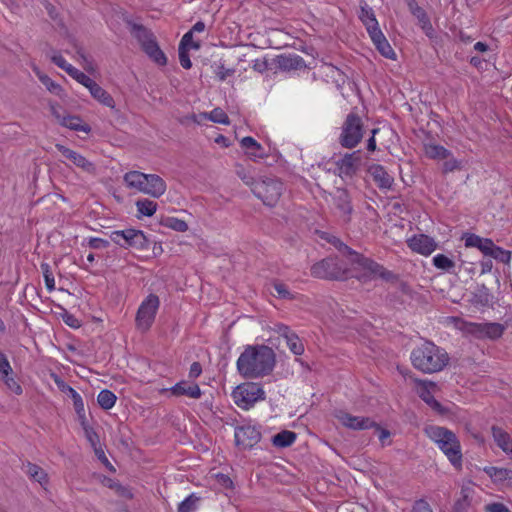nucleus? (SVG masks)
Instances as JSON below:
<instances>
[{
  "instance_id": "1",
  "label": "nucleus",
  "mask_w": 512,
  "mask_h": 512,
  "mask_svg": "<svg viewBox=\"0 0 512 512\" xmlns=\"http://www.w3.org/2000/svg\"><path fill=\"white\" fill-rule=\"evenodd\" d=\"M275 366V353L266 345L247 346L237 360V370L245 378L270 374Z\"/></svg>"
},
{
  "instance_id": "2",
  "label": "nucleus",
  "mask_w": 512,
  "mask_h": 512,
  "mask_svg": "<svg viewBox=\"0 0 512 512\" xmlns=\"http://www.w3.org/2000/svg\"><path fill=\"white\" fill-rule=\"evenodd\" d=\"M410 358L414 368L426 374L440 372L449 363L448 353L430 341L415 347Z\"/></svg>"
},
{
  "instance_id": "3",
  "label": "nucleus",
  "mask_w": 512,
  "mask_h": 512,
  "mask_svg": "<svg viewBox=\"0 0 512 512\" xmlns=\"http://www.w3.org/2000/svg\"><path fill=\"white\" fill-rule=\"evenodd\" d=\"M425 433L427 437L432 440L445 454L453 466H461V445L455 433L445 427L437 425L427 426L425 428Z\"/></svg>"
},
{
  "instance_id": "4",
  "label": "nucleus",
  "mask_w": 512,
  "mask_h": 512,
  "mask_svg": "<svg viewBox=\"0 0 512 512\" xmlns=\"http://www.w3.org/2000/svg\"><path fill=\"white\" fill-rule=\"evenodd\" d=\"M123 179L128 188L136 189L153 198H160L167 190L166 182L156 174L129 171L124 175Z\"/></svg>"
},
{
  "instance_id": "5",
  "label": "nucleus",
  "mask_w": 512,
  "mask_h": 512,
  "mask_svg": "<svg viewBox=\"0 0 512 512\" xmlns=\"http://www.w3.org/2000/svg\"><path fill=\"white\" fill-rule=\"evenodd\" d=\"M458 329L466 336H471L477 340H497L502 337L506 327L497 322H470L460 321Z\"/></svg>"
},
{
  "instance_id": "6",
  "label": "nucleus",
  "mask_w": 512,
  "mask_h": 512,
  "mask_svg": "<svg viewBox=\"0 0 512 512\" xmlns=\"http://www.w3.org/2000/svg\"><path fill=\"white\" fill-rule=\"evenodd\" d=\"M364 128L362 119L354 113L347 115L339 136V143L342 147L352 149L362 140Z\"/></svg>"
},
{
  "instance_id": "7",
  "label": "nucleus",
  "mask_w": 512,
  "mask_h": 512,
  "mask_svg": "<svg viewBox=\"0 0 512 512\" xmlns=\"http://www.w3.org/2000/svg\"><path fill=\"white\" fill-rule=\"evenodd\" d=\"M333 243L340 251L347 253L353 263H357L365 271L364 277H381L384 279L390 277L391 273L385 270L383 266L359 255L340 240L335 239Z\"/></svg>"
},
{
  "instance_id": "8",
  "label": "nucleus",
  "mask_w": 512,
  "mask_h": 512,
  "mask_svg": "<svg viewBox=\"0 0 512 512\" xmlns=\"http://www.w3.org/2000/svg\"><path fill=\"white\" fill-rule=\"evenodd\" d=\"M232 397L238 407L248 410L256 402L265 399V392L259 384L247 382L237 386L232 392Z\"/></svg>"
},
{
  "instance_id": "9",
  "label": "nucleus",
  "mask_w": 512,
  "mask_h": 512,
  "mask_svg": "<svg viewBox=\"0 0 512 512\" xmlns=\"http://www.w3.org/2000/svg\"><path fill=\"white\" fill-rule=\"evenodd\" d=\"M311 274L317 278L341 280L348 277V270L340 259L329 257L314 264Z\"/></svg>"
},
{
  "instance_id": "10",
  "label": "nucleus",
  "mask_w": 512,
  "mask_h": 512,
  "mask_svg": "<svg viewBox=\"0 0 512 512\" xmlns=\"http://www.w3.org/2000/svg\"><path fill=\"white\" fill-rule=\"evenodd\" d=\"M283 191V183L276 178L266 177L257 181L252 188L256 197L261 199L264 204L274 206L279 200Z\"/></svg>"
},
{
  "instance_id": "11",
  "label": "nucleus",
  "mask_w": 512,
  "mask_h": 512,
  "mask_svg": "<svg viewBox=\"0 0 512 512\" xmlns=\"http://www.w3.org/2000/svg\"><path fill=\"white\" fill-rule=\"evenodd\" d=\"M160 301L158 296L154 294L148 295L140 304L136 314V326L145 332L152 326L156 313L158 311Z\"/></svg>"
},
{
  "instance_id": "12",
  "label": "nucleus",
  "mask_w": 512,
  "mask_h": 512,
  "mask_svg": "<svg viewBox=\"0 0 512 512\" xmlns=\"http://www.w3.org/2000/svg\"><path fill=\"white\" fill-rule=\"evenodd\" d=\"M110 239L122 248L133 247L143 250L148 246V241L143 231L136 229L112 231Z\"/></svg>"
},
{
  "instance_id": "13",
  "label": "nucleus",
  "mask_w": 512,
  "mask_h": 512,
  "mask_svg": "<svg viewBox=\"0 0 512 512\" xmlns=\"http://www.w3.org/2000/svg\"><path fill=\"white\" fill-rule=\"evenodd\" d=\"M333 212L345 224L352 219L353 206L350 194L346 189L337 188L332 194Z\"/></svg>"
},
{
  "instance_id": "14",
  "label": "nucleus",
  "mask_w": 512,
  "mask_h": 512,
  "mask_svg": "<svg viewBox=\"0 0 512 512\" xmlns=\"http://www.w3.org/2000/svg\"><path fill=\"white\" fill-rule=\"evenodd\" d=\"M235 443L241 449H251L261 440V432L254 425H242L235 428Z\"/></svg>"
},
{
  "instance_id": "15",
  "label": "nucleus",
  "mask_w": 512,
  "mask_h": 512,
  "mask_svg": "<svg viewBox=\"0 0 512 512\" xmlns=\"http://www.w3.org/2000/svg\"><path fill=\"white\" fill-rule=\"evenodd\" d=\"M335 418L344 427L352 430H366L375 426V422L369 417L354 416L343 410L336 411Z\"/></svg>"
},
{
  "instance_id": "16",
  "label": "nucleus",
  "mask_w": 512,
  "mask_h": 512,
  "mask_svg": "<svg viewBox=\"0 0 512 512\" xmlns=\"http://www.w3.org/2000/svg\"><path fill=\"white\" fill-rule=\"evenodd\" d=\"M55 147L66 159L70 160L77 168L81 169L83 172L91 175L96 173V165L80 153L62 144H56Z\"/></svg>"
},
{
  "instance_id": "17",
  "label": "nucleus",
  "mask_w": 512,
  "mask_h": 512,
  "mask_svg": "<svg viewBox=\"0 0 512 512\" xmlns=\"http://www.w3.org/2000/svg\"><path fill=\"white\" fill-rule=\"evenodd\" d=\"M407 246L413 252L428 256L436 250L437 243L433 238L424 234H419L407 239Z\"/></svg>"
},
{
  "instance_id": "18",
  "label": "nucleus",
  "mask_w": 512,
  "mask_h": 512,
  "mask_svg": "<svg viewBox=\"0 0 512 512\" xmlns=\"http://www.w3.org/2000/svg\"><path fill=\"white\" fill-rule=\"evenodd\" d=\"M361 162L360 152L347 153L336 162L341 178L352 177L358 170Z\"/></svg>"
},
{
  "instance_id": "19",
  "label": "nucleus",
  "mask_w": 512,
  "mask_h": 512,
  "mask_svg": "<svg viewBox=\"0 0 512 512\" xmlns=\"http://www.w3.org/2000/svg\"><path fill=\"white\" fill-rule=\"evenodd\" d=\"M483 471L494 484L512 489V470L503 467L486 466L483 468Z\"/></svg>"
},
{
  "instance_id": "20",
  "label": "nucleus",
  "mask_w": 512,
  "mask_h": 512,
  "mask_svg": "<svg viewBox=\"0 0 512 512\" xmlns=\"http://www.w3.org/2000/svg\"><path fill=\"white\" fill-rule=\"evenodd\" d=\"M368 173L380 189H390L393 177L379 164H373L368 168Z\"/></svg>"
},
{
  "instance_id": "21",
  "label": "nucleus",
  "mask_w": 512,
  "mask_h": 512,
  "mask_svg": "<svg viewBox=\"0 0 512 512\" xmlns=\"http://www.w3.org/2000/svg\"><path fill=\"white\" fill-rule=\"evenodd\" d=\"M491 433L496 445L512 460V438L501 427L492 426Z\"/></svg>"
},
{
  "instance_id": "22",
  "label": "nucleus",
  "mask_w": 512,
  "mask_h": 512,
  "mask_svg": "<svg viewBox=\"0 0 512 512\" xmlns=\"http://www.w3.org/2000/svg\"><path fill=\"white\" fill-rule=\"evenodd\" d=\"M171 394L174 396H188L193 399H199L202 392L199 386L195 383H189L187 381H181L175 384L171 389Z\"/></svg>"
},
{
  "instance_id": "23",
  "label": "nucleus",
  "mask_w": 512,
  "mask_h": 512,
  "mask_svg": "<svg viewBox=\"0 0 512 512\" xmlns=\"http://www.w3.org/2000/svg\"><path fill=\"white\" fill-rule=\"evenodd\" d=\"M370 38L373 44L375 45L376 49L382 56L391 60L396 59V53L389 44L388 40L386 39L382 31H378L373 35H370Z\"/></svg>"
},
{
  "instance_id": "24",
  "label": "nucleus",
  "mask_w": 512,
  "mask_h": 512,
  "mask_svg": "<svg viewBox=\"0 0 512 512\" xmlns=\"http://www.w3.org/2000/svg\"><path fill=\"white\" fill-rule=\"evenodd\" d=\"M276 63L280 69L288 71L300 69L305 65L303 58L296 54L279 55Z\"/></svg>"
},
{
  "instance_id": "25",
  "label": "nucleus",
  "mask_w": 512,
  "mask_h": 512,
  "mask_svg": "<svg viewBox=\"0 0 512 512\" xmlns=\"http://www.w3.org/2000/svg\"><path fill=\"white\" fill-rule=\"evenodd\" d=\"M241 146L246 149V154L253 161H257L266 156L263 147L253 137L247 136L242 138Z\"/></svg>"
},
{
  "instance_id": "26",
  "label": "nucleus",
  "mask_w": 512,
  "mask_h": 512,
  "mask_svg": "<svg viewBox=\"0 0 512 512\" xmlns=\"http://www.w3.org/2000/svg\"><path fill=\"white\" fill-rule=\"evenodd\" d=\"M86 88L89 90L91 96L101 104L109 108L115 107V102L112 96L100 85H98L94 80Z\"/></svg>"
},
{
  "instance_id": "27",
  "label": "nucleus",
  "mask_w": 512,
  "mask_h": 512,
  "mask_svg": "<svg viewBox=\"0 0 512 512\" xmlns=\"http://www.w3.org/2000/svg\"><path fill=\"white\" fill-rule=\"evenodd\" d=\"M142 50L147 54V56L155 62L157 65L164 66L167 63V57L164 52L158 46L156 39L151 43L142 47Z\"/></svg>"
},
{
  "instance_id": "28",
  "label": "nucleus",
  "mask_w": 512,
  "mask_h": 512,
  "mask_svg": "<svg viewBox=\"0 0 512 512\" xmlns=\"http://www.w3.org/2000/svg\"><path fill=\"white\" fill-rule=\"evenodd\" d=\"M142 50L147 54V56L155 62L157 65L164 66L167 63V57L164 52L158 46L156 39L151 43L142 47Z\"/></svg>"
},
{
  "instance_id": "29",
  "label": "nucleus",
  "mask_w": 512,
  "mask_h": 512,
  "mask_svg": "<svg viewBox=\"0 0 512 512\" xmlns=\"http://www.w3.org/2000/svg\"><path fill=\"white\" fill-rule=\"evenodd\" d=\"M142 50L147 54V56L155 62L157 65L164 66L167 63V57L164 52L158 46L156 39L151 43L142 47Z\"/></svg>"
},
{
  "instance_id": "30",
  "label": "nucleus",
  "mask_w": 512,
  "mask_h": 512,
  "mask_svg": "<svg viewBox=\"0 0 512 512\" xmlns=\"http://www.w3.org/2000/svg\"><path fill=\"white\" fill-rule=\"evenodd\" d=\"M131 34L138 41L141 48L156 39L149 29L139 24H132Z\"/></svg>"
},
{
  "instance_id": "31",
  "label": "nucleus",
  "mask_w": 512,
  "mask_h": 512,
  "mask_svg": "<svg viewBox=\"0 0 512 512\" xmlns=\"http://www.w3.org/2000/svg\"><path fill=\"white\" fill-rule=\"evenodd\" d=\"M33 70H34L36 76L38 77L39 81L46 87V89L50 93H52L56 96H59V97H63L65 95L63 88L58 83L53 81L48 75L42 73L36 67Z\"/></svg>"
},
{
  "instance_id": "32",
  "label": "nucleus",
  "mask_w": 512,
  "mask_h": 512,
  "mask_svg": "<svg viewBox=\"0 0 512 512\" xmlns=\"http://www.w3.org/2000/svg\"><path fill=\"white\" fill-rule=\"evenodd\" d=\"M424 152L425 155L430 159L442 160L450 156V151H448L443 146L434 143L424 144Z\"/></svg>"
},
{
  "instance_id": "33",
  "label": "nucleus",
  "mask_w": 512,
  "mask_h": 512,
  "mask_svg": "<svg viewBox=\"0 0 512 512\" xmlns=\"http://www.w3.org/2000/svg\"><path fill=\"white\" fill-rule=\"evenodd\" d=\"M472 489L462 487L460 498L455 502L452 512H467L471 504Z\"/></svg>"
},
{
  "instance_id": "34",
  "label": "nucleus",
  "mask_w": 512,
  "mask_h": 512,
  "mask_svg": "<svg viewBox=\"0 0 512 512\" xmlns=\"http://www.w3.org/2000/svg\"><path fill=\"white\" fill-rule=\"evenodd\" d=\"M25 473L34 481H37L41 486H45L48 483V477L46 472L38 465L27 463L25 466Z\"/></svg>"
},
{
  "instance_id": "35",
  "label": "nucleus",
  "mask_w": 512,
  "mask_h": 512,
  "mask_svg": "<svg viewBox=\"0 0 512 512\" xmlns=\"http://www.w3.org/2000/svg\"><path fill=\"white\" fill-rule=\"evenodd\" d=\"M296 440V433L284 430L272 437V443L275 447L285 448L292 445Z\"/></svg>"
},
{
  "instance_id": "36",
  "label": "nucleus",
  "mask_w": 512,
  "mask_h": 512,
  "mask_svg": "<svg viewBox=\"0 0 512 512\" xmlns=\"http://www.w3.org/2000/svg\"><path fill=\"white\" fill-rule=\"evenodd\" d=\"M429 386H434V384L429 383L428 385L426 382H420L419 397L433 409L439 410L441 405L432 395Z\"/></svg>"
},
{
  "instance_id": "37",
  "label": "nucleus",
  "mask_w": 512,
  "mask_h": 512,
  "mask_svg": "<svg viewBox=\"0 0 512 512\" xmlns=\"http://www.w3.org/2000/svg\"><path fill=\"white\" fill-rule=\"evenodd\" d=\"M202 119H208L214 123L228 125L230 123L228 115L221 109L215 108L211 112H202L199 114Z\"/></svg>"
},
{
  "instance_id": "38",
  "label": "nucleus",
  "mask_w": 512,
  "mask_h": 512,
  "mask_svg": "<svg viewBox=\"0 0 512 512\" xmlns=\"http://www.w3.org/2000/svg\"><path fill=\"white\" fill-rule=\"evenodd\" d=\"M62 126L67 127L74 131H81L88 133L90 131V127L86 124L82 123V120L78 116L66 115L63 119Z\"/></svg>"
},
{
  "instance_id": "39",
  "label": "nucleus",
  "mask_w": 512,
  "mask_h": 512,
  "mask_svg": "<svg viewBox=\"0 0 512 512\" xmlns=\"http://www.w3.org/2000/svg\"><path fill=\"white\" fill-rule=\"evenodd\" d=\"M117 397L110 390H102L97 396V402L105 410L111 409L116 403Z\"/></svg>"
},
{
  "instance_id": "40",
  "label": "nucleus",
  "mask_w": 512,
  "mask_h": 512,
  "mask_svg": "<svg viewBox=\"0 0 512 512\" xmlns=\"http://www.w3.org/2000/svg\"><path fill=\"white\" fill-rule=\"evenodd\" d=\"M136 207L141 215L151 217L157 210V203L149 199H141L136 202Z\"/></svg>"
},
{
  "instance_id": "41",
  "label": "nucleus",
  "mask_w": 512,
  "mask_h": 512,
  "mask_svg": "<svg viewBox=\"0 0 512 512\" xmlns=\"http://www.w3.org/2000/svg\"><path fill=\"white\" fill-rule=\"evenodd\" d=\"M410 9H411L412 14L417 18V20L423 30L427 31L432 28L430 20L427 16L426 12L421 7H419L416 4L415 5L410 4Z\"/></svg>"
},
{
  "instance_id": "42",
  "label": "nucleus",
  "mask_w": 512,
  "mask_h": 512,
  "mask_svg": "<svg viewBox=\"0 0 512 512\" xmlns=\"http://www.w3.org/2000/svg\"><path fill=\"white\" fill-rule=\"evenodd\" d=\"M200 498L192 493L178 505V512H195Z\"/></svg>"
},
{
  "instance_id": "43",
  "label": "nucleus",
  "mask_w": 512,
  "mask_h": 512,
  "mask_svg": "<svg viewBox=\"0 0 512 512\" xmlns=\"http://www.w3.org/2000/svg\"><path fill=\"white\" fill-rule=\"evenodd\" d=\"M432 262L437 269L447 272H450L455 267V262L444 254L435 255Z\"/></svg>"
},
{
  "instance_id": "44",
  "label": "nucleus",
  "mask_w": 512,
  "mask_h": 512,
  "mask_svg": "<svg viewBox=\"0 0 512 512\" xmlns=\"http://www.w3.org/2000/svg\"><path fill=\"white\" fill-rule=\"evenodd\" d=\"M69 394L72 398L74 409L76 413L78 414L79 418L85 419V409H84V402L81 397V395L74 390L72 387H68Z\"/></svg>"
},
{
  "instance_id": "45",
  "label": "nucleus",
  "mask_w": 512,
  "mask_h": 512,
  "mask_svg": "<svg viewBox=\"0 0 512 512\" xmlns=\"http://www.w3.org/2000/svg\"><path fill=\"white\" fill-rule=\"evenodd\" d=\"M285 341L290 351L295 355H301L304 352V345L295 333L289 334Z\"/></svg>"
},
{
  "instance_id": "46",
  "label": "nucleus",
  "mask_w": 512,
  "mask_h": 512,
  "mask_svg": "<svg viewBox=\"0 0 512 512\" xmlns=\"http://www.w3.org/2000/svg\"><path fill=\"white\" fill-rule=\"evenodd\" d=\"M179 48L183 49H194L199 50L201 48V44L199 41L193 39L192 32L188 31L185 33L180 41Z\"/></svg>"
},
{
  "instance_id": "47",
  "label": "nucleus",
  "mask_w": 512,
  "mask_h": 512,
  "mask_svg": "<svg viewBox=\"0 0 512 512\" xmlns=\"http://www.w3.org/2000/svg\"><path fill=\"white\" fill-rule=\"evenodd\" d=\"M41 271L45 280V285L48 291H53L55 289V279L53 273L51 271V267L47 263H42Z\"/></svg>"
},
{
  "instance_id": "48",
  "label": "nucleus",
  "mask_w": 512,
  "mask_h": 512,
  "mask_svg": "<svg viewBox=\"0 0 512 512\" xmlns=\"http://www.w3.org/2000/svg\"><path fill=\"white\" fill-rule=\"evenodd\" d=\"M236 174L237 176L248 186L253 188L257 181L254 180L253 176L249 169H246L242 165H236Z\"/></svg>"
},
{
  "instance_id": "49",
  "label": "nucleus",
  "mask_w": 512,
  "mask_h": 512,
  "mask_svg": "<svg viewBox=\"0 0 512 512\" xmlns=\"http://www.w3.org/2000/svg\"><path fill=\"white\" fill-rule=\"evenodd\" d=\"M165 226L178 232H185L188 230V225L184 220L168 217L164 222Z\"/></svg>"
},
{
  "instance_id": "50",
  "label": "nucleus",
  "mask_w": 512,
  "mask_h": 512,
  "mask_svg": "<svg viewBox=\"0 0 512 512\" xmlns=\"http://www.w3.org/2000/svg\"><path fill=\"white\" fill-rule=\"evenodd\" d=\"M75 49H76L77 60L80 62V64L83 66V68L86 71H93L94 70L93 62L89 58V56H87L85 54L82 47L75 45Z\"/></svg>"
},
{
  "instance_id": "51",
  "label": "nucleus",
  "mask_w": 512,
  "mask_h": 512,
  "mask_svg": "<svg viewBox=\"0 0 512 512\" xmlns=\"http://www.w3.org/2000/svg\"><path fill=\"white\" fill-rule=\"evenodd\" d=\"M68 75L85 87L89 86V84H91V82L93 81V79H91L89 76H87L85 73L81 72L74 66L72 69H70Z\"/></svg>"
},
{
  "instance_id": "52",
  "label": "nucleus",
  "mask_w": 512,
  "mask_h": 512,
  "mask_svg": "<svg viewBox=\"0 0 512 512\" xmlns=\"http://www.w3.org/2000/svg\"><path fill=\"white\" fill-rule=\"evenodd\" d=\"M214 74L219 78V80L224 81L228 77L232 76L235 73L234 69L225 68L222 63L214 64L213 66Z\"/></svg>"
},
{
  "instance_id": "53",
  "label": "nucleus",
  "mask_w": 512,
  "mask_h": 512,
  "mask_svg": "<svg viewBox=\"0 0 512 512\" xmlns=\"http://www.w3.org/2000/svg\"><path fill=\"white\" fill-rule=\"evenodd\" d=\"M81 424L83 426L85 436H86L87 440L89 441V443L91 444V446L92 447L97 446V444L99 443V436L97 435V433L94 431V429L92 427H90L89 425L86 424L85 419L81 420Z\"/></svg>"
},
{
  "instance_id": "54",
  "label": "nucleus",
  "mask_w": 512,
  "mask_h": 512,
  "mask_svg": "<svg viewBox=\"0 0 512 512\" xmlns=\"http://www.w3.org/2000/svg\"><path fill=\"white\" fill-rule=\"evenodd\" d=\"M13 369L6 357V355L0 350V378H7L11 375Z\"/></svg>"
},
{
  "instance_id": "55",
  "label": "nucleus",
  "mask_w": 512,
  "mask_h": 512,
  "mask_svg": "<svg viewBox=\"0 0 512 512\" xmlns=\"http://www.w3.org/2000/svg\"><path fill=\"white\" fill-rule=\"evenodd\" d=\"M50 112L54 116V118L59 122V124L62 123L63 119L68 115L65 111V109L55 102L49 103Z\"/></svg>"
},
{
  "instance_id": "56",
  "label": "nucleus",
  "mask_w": 512,
  "mask_h": 512,
  "mask_svg": "<svg viewBox=\"0 0 512 512\" xmlns=\"http://www.w3.org/2000/svg\"><path fill=\"white\" fill-rule=\"evenodd\" d=\"M51 61L57 65L59 68L63 69L67 74L70 71V69L73 68L71 64H69L62 55H60L57 52H53V54L50 56Z\"/></svg>"
},
{
  "instance_id": "57",
  "label": "nucleus",
  "mask_w": 512,
  "mask_h": 512,
  "mask_svg": "<svg viewBox=\"0 0 512 512\" xmlns=\"http://www.w3.org/2000/svg\"><path fill=\"white\" fill-rule=\"evenodd\" d=\"M475 298V302L483 306L488 305L489 302L491 301V295L489 293V290L485 286H482L481 288L478 289V293L475 294Z\"/></svg>"
},
{
  "instance_id": "58",
  "label": "nucleus",
  "mask_w": 512,
  "mask_h": 512,
  "mask_svg": "<svg viewBox=\"0 0 512 512\" xmlns=\"http://www.w3.org/2000/svg\"><path fill=\"white\" fill-rule=\"evenodd\" d=\"M490 257L499 260L503 263H509L511 260V252L502 249L501 247L495 246V249Z\"/></svg>"
},
{
  "instance_id": "59",
  "label": "nucleus",
  "mask_w": 512,
  "mask_h": 512,
  "mask_svg": "<svg viewBox=\"0 0 512 512\" xmlns=\"http://www.w3.org/2000/svg\"><path fill=\"white\" fill-rule=\"evenodd\" d=\"M6 386L15 394L20 395L22 393V387L19 383L11 376L8 375L7 378H1Z\"/></svg>"
},
{
  "instance_id": "60",
  "label": "nucleus",
  "mask_w": 512,
  "mask_h": 512,
  "mask_svg": "<svg viewBox=\"0 0 512 512\" xmlns=\"http://www.w3.org/2000/svg\"><path fill=\"white\" fill-rule=\"evenodd\" d=\"M483 239L484 238H482L478 235H475V234H467L464 237L465 246L479 248V246L483 243Z\"/></svg>"
},
{
  "instance_id": "61",
  "label": "nucleus",
  "mask_w": 512,
  "mask_h": 512,
  "mask_svg": "<svg viewBox=\"0 0 512 512\" xmlns=\"http://www.w3.org/2000/svg\"><path fill=\"white\" fill-rule=\"evenodd\" d=\"M373 18H375V14L372 8H370L367 4L362 5L359 14V19L362 21V23L364 24Z\"/></svg>"
},
{
  "instance_id": "62",
  "label": "nucleus",
  "mask_w": 512,
  "mask_h": 512,
  "mask_svg": "<svg viewBox=\"0 0 512 512\" xmlns=\"http://www.w3.org/2000/svg\"><path fill=\"white\" fill-rule=\"evenodd\" d=\"M444 160H445V162L443 163V172L444 173L452 172V171L460 168V163L455 158H453L451 155Z\"/></svg>"
},
{
  "instance_id": "63",
  "label": "nucleus",
  "mask_w": 512,
  "mask_h": 512,
  "mask_svg": "<svg viewBox=\"0 0 512 512\" xmlns=\"http://www.w3.org/2000/svg\"><path fill=\"white\" fill-rule=\"evenodd\" d=\"M88 246L91 249H104L109 246V241L102 238L91 237L88 240Z\"/></svg>"
},
{
  "instance_id": "64",
  "label": "nucleus",
  "mask_w": 512,
  "mask_h": 512,
  "mask_svg": "<svg viewBox=\"0 0 512 512\" xmlns=\"http://www.w3.org/2000/svg\"><path fill=\"white\" fill-rule=\"evenodd\" d=\"M486 512H511L507 506L502 503H491L486 505Z\"/></svg>"
}]
</instances>
